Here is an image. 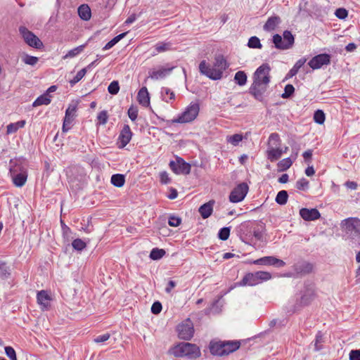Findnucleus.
<instances>
[{
	"label": "nucleus",
	"instance_id": "a211bd4d",
	"mask_svg": "<svg viewBox=\"0 0 360 360\" xmlns=\"http://www.w3.org/2000/svg\"><path fill=\"white\" fill-rule=\"evenodd\" d=\"M76 109L75 105H70L65 110L62 127L63 132H67L71 128L72 122L76 116Z\"/></svg>",
	"mask_w": 360,
	"mask_h": 360
},
{
	"label": "nucleus",
	"instance_id": "c9c22d12",
	"mask_svg": "<svg viewBox=\"0 0 360 360\" xmlns=\"http://www.w3.org/2000/svg\"><path fill=\"white\" fill-rule=\"evenodd\" d=\"M248 81V77L244 71H238L234 75V82L239 86H244Z\"/></svg>",
	"mask_w": 360,
	"mask_h": 360
},
{
	"label": "nucleus",
	"instance_id": "052dcab7",
	"mask_svg": "<svg viewBox=\"0 0 360 360\" xmlns=\"http://www.w3.org/2000/svg\"><path fill=\"white\" fill-rule=\"evenodd\" d=\"M128 116L131 121H135L138 117V108L134 105H131L128 109Z\"/></svg>",
	"mask_w": 360,
	"mask_h": 360
},
{
	"label": "nucleus",
	"instance_id": "4c0bfd02",
	"mask_svg": "<svg viewBox=\"0 0 360 360\" xmlns=\"http://www.w3.org/2000/svg\"><path fill=\"white\" fill-rule=\"evenodd\" d=\"M288 198V192L285 190H282L277 193L275 200L278 205H284L287 203Z\"/></svg>",
	"mask_w": 360,
	"mask_h": 360
},
{
	"label": "nucleus",
	"instance_id": "de8ad7c7",
	"mask_svg": "<svg viewBox=\"0 0 360 360\" xmlns=\"http://www.w3.org/2000/svg\"><path fill=\"white\" fill-rule=\"evenodd\" d=\"M248 46L252 49H262V47L259 39L256 36L251 37L249 39Z\"/></svg>",
	"mask_w": 360,
	"mask_h": 360
},
{
	"label": "nucleus",
	"instance_id": "6e6552de",
	"mask_svg": "<svg viewBox=\"0 0 360 360\" xmlns=\"http://www.w3.org/2000/svg\"><path fill=\"white\" fill-rule=\"evenodd\" d=\"M341 226L347 233L354 237L360 238V219L357 218H347L341 222Z\"/></svg>",
	"mask_w": 360,
	"mask_h": 360
},
{
	"label": "nucleus",
	"instance_id": "69168bd1",
	"mask_svg": "<svg viewBox=\"0 0 360 360\" xmlns=\"http://www.w3.org/2000/svg\"><path fill=\"white\" fill-rule=\"evenodd\" d=\"M169 43H159L155 45V50L158 52H163L169 49Z\"/></svg>",
	"mask_w": 360,
	"mask_h": 360
},
{
	"label": "nucleus",
	"instance_id": "7ed1b4c3",
	"mask_svg": "<svg viewBox=\"0 0 360 360\" xmlns=\"http://www.w3.org/2000/svg\"><path fill=\"white\" fill-rule=\"evenodd\" d=\"M10 164V174L14 185L17 187H22L27 178L26 169L18 161L13 162L11 160Z\"/></svg>",
	"mask_w": 360,
	"mask_h": 360
},
{
	"label": "nucleus",
	"instance_id": "f03ea898",
	"mask_svg": "<svg viewBox=\"0 0 360 360\" xmlns=\"http://www.w3.org/2000/svg\"><path fill=\"white\" fill-rule=\"evenodd\" d=\"M240 342L237 340L210 342V350L215 356H226L239 349Z\"/></svg>",
	"mask_w": 360,
	"mask_h": 360
},
{
	"label": "nucleus",
	"instance_id": "8fccbe9b",
	"mask_svg": "<svg viewBox=\"0 0 360 360\" xmlns=\"http://www.w3.org/2000/svg\"><path fill=\"white\" fill-rule=\"evenodd\" d=\"M295 92V87L292 84H287L285 86L284 92L281 94L283 98H290Z\"/></svg>",
	"mask_w": 360,
	"mask_h": 360
},
{
	"label": "nucleus",
	"instance_id": "37998d69",
	"mask_svg": "<svg viewBox=\"0 0 360 360\" xmlns=\"http://www.w3.org/2000/svg\"><path fill=\"white\" fill-rule=\"evenodd\" d=\"M11 275V270L6 264L3 262H0V278L6 279Z\"/></svg>",
	"mask_w": 360,
	"mask_h": 360
},
{
	"label": "nucleus",
	"instance_id": "79ce46f5",
	"mask_svg": "<svg viewBox=\"0 0 360 360\" xmlns=\"http://www.w3.org/2000/svg\"><path fill=\"white\" fill-rule=\"evenodd\" d=\"M281 139L277 133H272L269 137V147H279Z\"/></svg>",
	"mask_w": 360,
	"mask_h": 360
},
{
	"label": "nucleus",
	"instance_id": "9b49d317",
	"mask_svg": "<svg viewBox=\"0 0 360 360\" xmlns=\"http://www.w3.org/2000/svg\"><path fill=\"white\" fill-rule=\"evenodd\" d=\"M313 269V264L305 260L298 261L292 266V270L296 278L305 276L311 274Z\"/></svg>",
	"mask_w": 360,
	"mask_h": 360
},
{
	"label": "nucleus",
	"instance_id": "f704fd0d",
	"mask_svg": "<svg viewBox=\"0 0 360 360\" xmlns=\"http://www.w3.org/2000/svg\"><path fill=\"white\" fill-rule=\"evenodd\" d=\"M51 96L50 95H48V94H44L41 96H39L33 103L32 105L34 107L39 106L41 105H49L51 103Z\"/></svg>",
	"mask_w": 360,
	"mask_h": 360
},
{
	"label": "nucleus",
	"instance_id": "338daca9",
	"mask_svg": "<svg viewBox=\"0 0 360 360\" xmlns=\"http://www.w3.org/2000/svg\"><path fill=\"white\" fill-rule=\"evenodd\" d=\"M160 182L163 184H167L170 183L171 179H169L167 172H162L160 174Z\"/></svg>",
	"mask_w": 360,
	"mask_h": 360
},
{
	"label": "nucleus",
	"instance_id": "dca6fc26",
	"mask_svg": "<svg viewBox=\"0 0 360 360\" xmlns=\"http://www.w3.org/2000/svg\"><path fill=\"white\" fill-rule=\"evenodd\" d=\"M331 56L328 53H321L314 56L308 63L313 70L320 69L323 65L330 63Z\"/></svg>",
	"mask_w": 360,
	"mask_h": 360
},
{
	"label": "nucleus",
	"instance_id": "774afa93",
	"mask_svg": "<svg viewBox=\"0 0 360 360\" xmlns=\"http://www.w3.org/2000/svg\"><path fill=\"white\" fill-rule=\"evenodd\" d=\"M349 360H360V349H353L349 353Z\"/></svg>",
	"mask_w": 360,
	"mask_h": 360
},
{
	"label": "nucleus",
	"instance_id": "4468645a",
	"mask_svg": "<svg viewBox=\"0 0 360 360\" xmlns=\"http://www.w3.org/2000/svg\"><path fill=\"white\" fill-rule=\"evenodd\" d=\"M316 294L313 285H306L304 290L299 300L297 301L296 305L299 307H305L311 303L316 298Z\"/></svg>",
	"mask_w": 360,
	"mask_h": 360
},
{
	"label": "nucleus",
	"instance_id": "412c9836",
	"mask_svg": "<svg viewBox=\"0 0 360 360\" xmlns=\"http://www.w3.org/2000/svg\"><path fill=\"white\" fill-rule=\"evenodd\" d=\"M300 215L305 221H314L321 217L319 211L316 208H302L300 210Z\"/></svg>",
	"mask_w": 360,
	"mask_h": 360
},
{
	"label": "nucleus",
	"instance_id": "4be33fe9",
	"mask_svg": "<svg viewBox=\"0 0 360 360\" xmlns=\"http://www.w3.org/2000/svg\"><path fill=\"white\" fill-rule=\"evenodd\" d=\"M174 67L170 68H161L159 70H153L149 72L150 77L153 79H163L167 75H169Z\"/></svg>",
	"mask_w": 360,
	"mask_h": 360
},
{
	"label": "nucleus",
	"instance_id": "a18cd8bd",
	"mask_svg": "<svg viewBox=\"0 0 360 360\" xmlns=\"http://www.w3.org/2000/svg\"><path fill=\"white\" fill-rule=\"evenodd\" d=\"M87 72V68H83L80 70L77 75L73 77L72 79L70 81V84L71 86H73L75 84H76L77 82H79L86 75Z\"/></svg>",
	"mask_w": 360,
	"mask_h": 360
},
{
	"label": "nucleus",
	"instance_id": "2f4dec72",
	"mask_svg": "<svg viewBox=\"0 0 360 360\" xmlns=\"http://www.w3.org/2000/svg\"><path fill=\"white\" fill-rule=\"evenodd\" d=\"M110 182L113 186L120 188L125 183V176L122 174H113L111 176Z\"/></svg>",
	"mask_w": 360,
	"mask_h": 360
},
{
	"label": "nucleus",
	"instance_id": "5fc2aeb1",
	"mask_svg": "<svg viewBox=\"0 0 360 360\" xmlns=\"http://www.w3.org/2000/svg\"><path fill=\"white\" fill-rule=\"evenodd\" d=\"M242 140L243 136L239 134H236L227 137V141L233 146H237Z\"/></svg>",
	"mask_w": 360,
	"mask_h": 360
},
{
	"label": "nucleus",
	"instance_id": "393cba45",
	"mask_svg": "<svg viewBox=\"0 0 360 360\" xmlns=\"http://www.w3.org/2000/svg\"><path fill=\"white\" fill-rule=\"evenodd\" d=\"M307 62L306 58H302L299 59L295 64L293 65V67L290 70V71L287 73L285 75L283 82L292 78L295 75H296L300 70V69L304 65V63Z\"/></svg>",
	"mask_w": 360,
	"mask_h": 360
},
{
	"label": "nucleus",
	"instance_id": "864d4df0",
	"mask_svg": "<svg viewBox=\"0 0 360 360\" xmlns=\"http://www.w3.org/2000/svg\"><path fill=\"white\" fill-rule=\"evenodd\" d=\"M309 182L305 178H302L296 182V188L300 191H305L309 188Z\"/></svg>",
	"mask_w": 360,
	"mask_h": 360
},
{
	"label": "nucleus",
	"instance_id": "58836bf2",
	"mask_svg": "<svg viewBox=\"0 0 360 360\" xmlns=\"http://www.w3.org/2000/svg\"><path fill=\"white\" fill-rule=\"evenodd\" d=\"M165 253L166 252L165 250L155 248L150 251L149 257L153 260H158L163 257Z\"/></svg>",
	"mask_w": 360,
	"mask_h": 360
},
{
	"label": "nucleus",
	"instance_id": "c85d7f7f",
	"mask_svg": "<svg viewBox=\"0 0 360 360\" xmlns=\"http://www.w3.org/2000/svg\"><path fill=\"white\" fill-rule=\"evenodd\" d=\"M266 153L267 158L271 162H274L281 157L283 150L279 147H268Z\"/></svg>",
	"mask_w": 360,
	"mask_h": 360
},
{
	"label": "nucleus",
	"instance_id": "f3484780",
	"mask_svg": "<svg viewBox=\"0 0 360 360\" xmlns=\"http://www.w3.org/2000/svg\"><path fill=\"white\" fill-rule=\"evenodd\" d=\"M132 134L129 126L124 124L118 136L117 147L119 148H124L131 141Z\"/></svg>",
	"mask_w": 360,
	"mask_h": 360
},
{
	"label": "nucleus",
	"instance_id": "39448f33",
	"mask_svg": "<svg viewBox=\"0 0 360 360\" xmlns=\"http://www.w3.org/2000/svg\"><path fill=\"white\" fill-rule=\"evenodd\" d=\"M200 110L199 104L191 103L176 119L174 120L177 123H187L194 120L198 116Z\"/></svg>",
	"mask_w": 360,
	"mask_h": 360
},
{
	"label": "nucleus",
	"instance_id": "09e8293b",
	"mask_svg": "<svg viewBox=\"0 0 360 360\" xmlns=\"http://www.w3.org/2000/svg\"><path fill=\"white\" fill-rule=\"evenodd\" d=\"M231 228L223 227L218 232V237L221 240H226L230 236Z\"/></svg>",
	"mask_w": 360,
	"mask_h": 360
},
{
	"label": "nucleus",
	"instance_id": "13d9d810",
	"mask_svg": "<svg viewBox=\"0 0 360 360\" xmlns=\"http://www.w3.org/2000/svg\"><path fill=\"white\" fill-rule=\"evenodd\" d=\"M181 219L180 217H176L175 215L169 216L168 219V224L170 226L177 227L181 224Z\"/></svg>",
	"mask_w": 360,
	"mask_h": 360
},
{
	"label": "nucleus",
	"instance_id": "ddd939ff",
	"mask_svg": "<svg viewBox=\"0 0 360 360\" xmlns=\"http://www.w3.org/2000/svg\"><path fill=\"white\" fill-rule=\"evenodd\" d=\"M249 190L248 184L245 182L239 184L235 187L229 195V200L231 202H241L246 196Z\"/></svg>",
	"mask_w": 360,
	"mask_h": 360
},
{
	"label": "nucleus",
	"instance_id": "c756f323",
	"mask_svg": "<svg viewBox=\"0 0 360 360\" xmlns=\"http://www.w3.org/2000/svg\"><path fill=\"white\" fill-rule=\"evenodd\" d=\"M78 15L81 19L87 21L91 18V12L87 4H82L78 8Z\"/></svg>",
	"mask_w": 360,
	"mask_h": 360
},
{
	"label": "nucleus",
	"instance_id": "3c124183",
	"mask_svg": "<svg viewBox=\"0 0 360 360\" xmlns=\"http://www.w3.org/2000/svg\"><path fill=\"white\" fill-rule=\"evenodd\" d=\"M108 92L112 95H116L120 91V85L118 81H112L108 87Z\"/></svg>",
	"mask_w": 360,
	"mask_h": 360
},
{
	"label": "nucleus",
	"instance_id": "bb28decb",
	"mask_svg": "<svg viewBox=\"0 0 360 360\" xmlns=\"http://www.w3.org/2000/svg\"><path fill=\"white\" fill-rule=\"evenodd\" d=\"M37 299L38 303L42 306L44 309H47L50 306L51 296L47 291L41 290L37 292Z\"/></svg>",
	"mask_w": 360,
	"mask_h": 360
},
{
	"label": "nucleus",
	"instance_id": "aec40b11",
	"mask_svg": "<svg viewBox=\"0 0 360 360\" xmlns=\"http://www.w3.org/2000/svg\"><path fill=\"white\" fill-rule=\"evenodd\" d=\"M253 221H248L240 224L238 227V231L240 233L241 239L244 241L245 239L252 238Z\"/></svg>",
	"mask_w": 360,
	"mask_h": 360
},
{
	"label": "nucleus",
	"instance_id": "b1692460",
	"mask_svg": "<svg viewBox=\"0 0 360 360\" xmlns=\"http://www.w3.org/2000/svg\"><path fill=\"white\" fill-rule=\"evenodd\" d=\"M253 229H252V237H255L257 240H263V232L265 230V224L261 221H253Z\"/></svg>",
	"mask_w": 360,
	"mask_h": 360
},
{
	"label": "nucleus",
	"instance_id": "0e129e2a",
	"mask_svg": "<svg viewBox=\"0 0 360 360\" xmlns=\"http://www.w3.org/2000/svg\"><path fill=\"white\" fill-rule=\"evenodd\" d=\"M162 304L159 301L155 302L151 307V312L153 314H158L162 310Z\"/></svg>",
	"mask_w": 360,
	"mask_h": 360
},
{
	"label": "nucleus",
	"instance_id": "cd10ccee",
	"mask_svg": "<svg viewBox=\"0 0 360 360\" xmlns=\"http://www.w3.org/2000/svg\"><path fill=\"white\" fill-rule=\"evenodd\" d=\"M281 22V19L278 15H273L268 18L266 23L263 26L265 31H273Z\"/></svg>",
	"mask_w": 360,
	"mask_h": 360
},
{
	"label": "nucleus",
	"instance_id": "ea45409f",
	"mask_svg": "<svg viewBox=\"0 0 360 360\" xmlns=\"http://www.w3.org/2000/svg\"><path fill=\"white\" fill-rule=\"evenodd\" d=\"M292 165V161L290 158L281 160L277 164L278 172H283L289 169Z\"/></svg>",
	"mask_w": 360,
	"mask_h": 360
},
{
	"label": "nucleus",
	"instance_id": "9d476101",
	"mask_svg": "<svg viewBox=\"0 0 360 360\" xmlns=\"http://www.w3.org/2000/svg\"><path fill=\"white\" fill-rule=\"evenodd\" d=\"M169 165L173 172L176 174H188L191 172V165L185 162L184 160L180 157H176V161L171 160Z\"/></svg>",
	"mask_w": 360,
	"mask_h": 360
},
{
	"label": "nucleus",
	"instance_id": "f8f14e48",
	"mask_svg": "<svg viewBox=\"0 0 360 360\" xmlns=\"http://www.w3.org/2000/svg\"><path fill=\"white\" fill-rule=\"evenodd\" d=\"M271 68L268 63H263L259 68H257L255 72L252 75V81H257L266 84L270 83L271 76H270Z\"/></svg>",
	"mask_w": 360,
	"mask_h": 360
},
{
	"label": "nucleus",
	"instance_id": "e2e57ef3",
	"mask_svg": "<svg viewBox=\"0 0 360 360\" xmlns=\"http://www.w3.org/2000/svg\"><path fill=\"white\" fill-rule=\"evenodd\" d=\"M108 113H107V111H105V110H103V111L100 112L97 117V119H98L99 123L101 124H106L108 122Z\"/></svg>",
	"mask_w": 360,
	"mask_h": 360
},
{
	"label": "nucleus",
	"instance_id": "680f3d73",
	"mask_svg": "<svg viewBox=\"0 0 360 360\" xmlns=\"http://www.w3.org/2000/svg\"><path fill=\"white\" fill-rule=\"evenodd\" d=\"M335 14L337 18L343 20L347 17L348 11L344 8H339L336 9Z\"/></svg>",
	"mask_w": 360,
	"mask_h": 360
},
{
	"label": "nucleus",
	"instance_id": "0eeeda50",
	"mask_svg": "<svg viewBox=\"0 0 360 360\" xmlns=\"http://www.w3.org/2000/svg\"><path fill=\"white\" fill-rule=\"evenodd\" d=\"M269 83H263L257 81H252L250 85L248 93L253 96V98L259 101L263 102L265 98V94L267 91Z\"/></svg>",
	"mask_w": 360,
	"mask_h": 360
},
{
	"label": "nucleus",
	"instance_id": "20e7f679",
	"mask_svg": "<svg viewBox=\"0 0 360 360\" xmlns=\"http://www.w3.org/2000/svg\"><path fill=\"white\" fill-rule=\"evenodd\" d=\"M271 278V274L267 271H259L255 273H248L243 276V279L240 282L236 283V285L238 286H253L259 284L262 281H268Z\"/></svg>",
	"mask_w": 360,
	"mask_h": 360
},
{
	"label": "nucleus",
	"instance_id": "473e14b6",
	"mask_svg": "<svg viewBox=\"0 0 360 360\" xmlns=\"http://www.w3.org/2000/svg\"><path fill=\"white\" fill-rule=\"evenodd\" d=\"M25 125V120H20L15 123H10L6 127V133L7 134L15 133L19 129L24 127Z\"/></svg>",
	"mask_w": 360,
	"mask_h": 360
},
{
	"label": "nucleus",
	"instance_id": "49530a36",
	"mask_svg": "<svg viewBox=\"0 0 360 360\" xmlns=\"http://www.w3.org/2000/svg\"><path fill=\"white\" fill-rule=\"evenodd\" d=\"M86 44H83L81 46H79L68 52V53L64 56V58H73L78 54H79L81 52L83 51L84 49L85 48Z\"/></svg>",
	"mask_w": 360,
	"mask_h": 360
},
{
	"label": "nucleus",
	"instance_id": "2eb2a0df",
	"mask_svg": "<svg viewBox=\"0 0 360 360\" xmlns=\"http://www.w3.org/2000/svg\"><path fill=\"white\" fill-rule=\"evenodd\" d=\"M199 71L212 80H218L222 77L221 70H217V68H211L207 64L205 60H202L199 65Z\"/></svg>",
	"mask_w": 360,
	"mask_h": 360
},
{
	"label": "nucleus",
	"instance_id": "a19ab883",
	"mask_svg": "<svg viewBox=\"0 0 360 360\" xmlns=\"http://www.w3.org/2000/svg\"><path fill=\"white\" fill-rule=\"evenodd\" d=\"M272 41L274 44V46L276 49L281 50H286L285 45L284 41H283L282 37L278 34H275L273 36Z\"/></svg>",
	"mask_w": 360,
	"mask_h": 360
},
{
	"label": "nucleus",
	"instance_id": "bf43d9fd",
	"mask_svg": "<svg viewBox=\"0 0 360 360\" xmlns=\"http://www.w3.org/2000/svg\"><path fill=\"white\" fill-rule=\"evenodd\" d=\"M22 61L27 65L33 66L36 65L37 63L39 61V58L36 56L25 55V57L22 58Z\"/></svg>",
	"mask_w": 360,
	"mask_h": 360
},
{
	"label": "nucleus",
	"instance_id": "423d86ee",
	"mask_svg": "<svg viewBox=\"0 0 360 360\" xmlns=\"http://www.w3.org/2000/svg\"><path fill=\"white\" fill-rule=\"evenodd\" d=\"M19 32L28 46L37 49H41L44 47V44L39 37L26 27L20 26L19 27Z\"/></svg>",
	"mask_w": 360,
	"mask_h": 360
},
{
	"label": "nucleus",
	"instance_id": "f257e3e1",
	"mask_svg": "<svg viewBox=\"0 0 360 360\" xmlns=\"http://www.w3.org/2000/svg\"><path fill=\"white\" fill-rule=\"evenodd\" d=\"M169 354L175 357L186 356L188 359H196L200 356L201 352L199 347L189 342H181L169 349Z\"/></svg>",
	"mask_w": 360,
	"mask_h": 360
},
{
	"label": "nucleus",
	"instance_id": "c03bdc74",
	"mask_svg": "<svg viewBox=\"0 0 360 360\" xmlns=\"http://www.w3.org/2000/svg\"><path fill=\"white\" fill-rule=\"evenodd\" d=\"M326 120L325 113L322 110H317L314 112V120L316 123L319 124H322L324 123Z\"/></svg>",
	"mask_w": 360,
	"mask_h": 360
},
{
	"label": "nucleus",
	"instance_id": "5701e85b",
	"mask_svg": "<svg viewBox=\"0 0 360 360\" xmlns=\"http://www.w3.org/2000/svg\"><path fill=\"white\" fill-rule=\"evenodd\" d=\"M214 203L215 201L211 200L199 207L198 212L203 219H207L212 215Z\"/></svg>",
	"mask_w": 360,
	"mask_h": 360
},
{
	"label": "nucleus",
	"instance_id": "6ab92c4d",
	"mask_svg": "<svg viewBox=\"0 0 360 360\" xmlns=\"http://www.w3.org/2000/svg\"><path fill=\"white\" fill-rule=\"evenodd\" d=\"M253 264L259 265H269L276 267H283L285 265V262L282 259H278L273 256H267L256 259Z\"/></svg>",
	"mask_w": 360,
	"mask_h": 360
},
{
	"label": "nucleus",
	"instance_id": "e433bc0d",
	"mask_svg": "<svg viewBox=\"0 0 360 360\" xmlns=\"http://www.w3.org/2000/svg\"><path fill=\"white\" fill-rule=\"evenodd\" d=\"M214 66L215 68H217V70H221V73L223 74V72L227 68L226 60L223 56H217L215 58Z\"/></svg>",
	"mask_w": 360,
	"mask_h": 360
},
{
	"label": "nucleus",
	"instance_id": "a878e982",
	"mask_svg": "<svg viewBox=\"0 0 360 360\" xmlns=\"http://www.w3.org/2000/svg\"><path fill=\"white\" fill-rule=\"evenodd\" d=\"M137 100L140 105L148 107L150 105V96L146 86L142 87L138 92Z\"/></svg>",
	"mask_w": 360,
	"mask_h": 360
},
{
	"label": "nucleus",
	"instance_id": "1a4fd4ad",
	"mask_svg": "<svg viewBox=\"0 0 360 360\" xmlns=\"http://www.w3.org/2000/svg\"><path fill=\"white\" fill-rule=\"evenodd\" d=\"M177 332L179 338L182 340H189L193 337L194 328L190 319L178 325Z\"/></svg>",
	"mask_w": 360,
	"mask_h": 360
},
{
	"label": "nucleus",
	"instance_id": "72a5a7b5",
	"mask_svg": "<svg viewBox=\"0 0 360 360\" xmlns=\"http://www.w3.org/2000/svg\"><path fill=\"white\" fill-rule=\"evenodd\" d=\"M161 96L162 99L167 103H169V101H173L175 98V94L174 91H172L167 87L161 88Z\"/></svg>",
	"mask_w": 360,
	"mask_h": 360
},
{
	"label": "nucleus",
	"instance_id": "6e6d98bb",
	"mask_svg": "<svg viewBox=\"0 0 360 360\" xmlns=\"http://www.w3.org/2000/svg\"><path fill=\"white\" fill-rule=\"evenodd\" d=\"M323 342V334L321 331H319L317 333V334L316 335V339H315V343H314L316 351H319L322 349V345H321L320 344L322 343Z\"/></svg>",
	"mask_w": 360,
	"mask_h": 360
},
{
	"label": "nucleus",
	"instance_id": "7c9ffc66",
	"mask_svg": "<svg viewBox=\"0 0 360 360\" xmlns=\"http://www.w3.org/2000/svg\"><path fill=\"white\" fill-rule=\"evenodd\" d=\"M282 38L285 45L286 50L292 47L295 43V37L290 31L285 30L283 33Z\"/></svg>",
	"mask_w": 360,
	"mask_h": 360
},
{
	"label": "nucleus",
	"instance_id": "4d7b16f0",
	"mask_svg": "<svg viewBox=\"0 0 360 360\" xmlns=\"http://www.w3.org/2000/svg\"><path fill=\"white\" fill-rule=\"evenodd\" d=\"M5 353L10 360H18L15 349L11 346H6L4 348Z\"/></svg>",
	"mask_w": 360,
	"mask_h": 360
},
{
	"label": "nucleus",
	"instance_id": "603ef678",
	"mask_svg": "<svg viewBox=\"0 0 360 360\" xmlns=\"http://www.w3.org/2000/svg\"><path fill=\"white\" fill-rule=\"evenodd\" d=\"M72 245L75 250L78 251H82L86 246V243L79 238L75 239L72 243Z\"/></svg>",
	"mask_w": 360,
	"mask_h": 360
}]
</instances>
